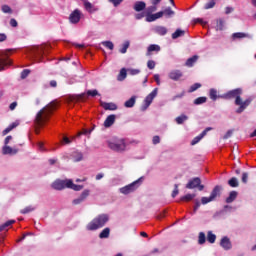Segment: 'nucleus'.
Listing matches in <instances>:
<instances>
[{
	"mask_svg": "<svg viewBox=\"0 0 256 256\" xmlns=\"http://www.w3.org/2000/svg\"><path fill=\"white\" fill-rule=\"evenodd\" d=\"M57 108V103L52 102L50 103L47 108L41 109L35 119V123L38 127H41L45 121L49 119V115H51V112Z\"/></svg>",
	"mask_w": 256,
	"mask_h": 256,
	"instance_id": "1",
	"label": "nucleus"
},
{
	"mask_svg": "<svg viewBox=\"0 0 256 256\" xmlns=\"http://www.w3.org/2000/svg\"><path fill=\"white\" fill-rule=\"evenodd\" d=\"M108 221L109 216L107 214H100L87 224L86 229L87 231H97V229H102V227H105Z\"/></svg>",
	"mask_w": 256,
	"mask_h": 256,
	"instance_id": "2",
	"label": "nucleus"
},
{
	"mask_svg": "<svg viewBox=\"0 0 256 256\" xmlns=\"http://www.w3.org/2000/svg\"><path fill=\"white\" fill-rule=\"evenodd\" d=\"M97 95L101 96V94H99V91H97V89L88 90L87 93L70 95L68 97V101L70 103H78V101H85L86 97H97Z\"/></svg>",
	"mask_w": 256,
	"mask_h": 256,
	"instance_id": "3",
	"label": "nucleus"
},
{
	"mask_svg": "<svg viewBox=\"0 0 256 256\" xmlns=\"http://www.w3.org/2000/svg\"><path fill=\"white\" fill-rule=\"evenodd\" d=\"M108 147L112 151L121 153L127 149V144H125L124 139H120V140H115V141H108Z\"/></svg>",
	"mask_w": 256,
	"mask_h": 256,
	"instance_id": "4",
	"label": "nucleus"
},
{
	"mask_svg": "<svg viewBox=\"0 0 256 256\" xmlns=\"http://www.w3.org/2000/svg\"><path fill=\"white\" fill-rule=\"evenodd\" d=\"M251 101H253L251 98H247L246 100H243L240 97H238V99H235V105L238 107V109L236 110V113L240 114L243 113V111H245V109H247V107L249 105H251Z\"/></svg>",
	"mask_w": 256,
	"mask_h": 256,
	"instance_id": "5",
	"label": "nucleus"
},
{
	"mask_svg": "<svg viewBox=\"0 0 256 256\" xmlns=\"http://www.w3.org/2000/svg\"><path fill=\"white\" fill-rule=\"evenodd\" d=\"M141 179L143 178H139L131 184L120 188V193H122L123 195H129V193H133V191H135L141 184Z\"/></svg>",
	"mask_w": 256,
	"mask_h": 256,
	"instance_id": "6",
	"label": "nucleus"
},
{
	"mask_svg": "<svg viewBox=\"0 0 256 256\" xmlns=\"http://www.w3.org/2000/svg\"><path fill=\"white\" fill-rule=\"evenodd\" d=\"M198 191H203L205 186L201 184V178L195 177L186 184V189H197Z\"/></svg>",
	"mask_w": 256,
	"mask_h": 256,
	"instance_id": "7",
	"label": "nucleus"
},
{
	"mask_svg": "<svg viewBox=\"0 0 256 256\" xmlns=\"http://www.w3.org/2000/svg\"><path fill=\"white\" fill-rule=\"evenodd\" d=\"M219 193H221V188L219 186H216L211 192L209 197H202L201 199L202 205H207V203H211V201H215Z\"/></svg>",
	"mask_w": 256,
	"mask_h": 256,
	"instance_id": "8",
	"label": "nucleus"
},
{
	"mask_svg": "<svg viewBox=\"0 0 256 256\" xmlns=\"http://www.w3.org/2000/svg\"><path fill=\"white\" fill-rule=\"evenodd\" d=\"M83 13L79 9H75L74 11L71 12L69 15V22L72 23V25H77L79 21H81Z\"/></svg>",
	"mask_w": 256,
	"mask_h": 256,
	"instance_id": "9",
	"label": "nucleus"
},
{
	"mask_svg": "<svg viewBox=\"0 0 256 256\" xmlns=\"http://www.w3.org/2000/svg\"><path fill=\"white\" fill-rule=\"evenodd\" d=\"M157 91L158 89L155 88L150 94H148L144 100L145 102V106L144 109H147L151 103H153V99H155L157 97Z\"/></svg>",
	"mask_w": 256,
	"mask_h": 256,
	"instance_id": "10",
	"label": "nucleus"
},
{
	"mask_svg": "<svg viewBox=\"0 0 256 256\" xmlns=\"http://www.w3.org/2000/svg\"><path fill=\"white\" fill-rule=\"evenodd\" d=\"M67 180H56L52 183L53 189L56 191H63V189H67Z\"/></svg>",
	"mask_w": 256,
	"mask_h": 256,
	"instance_id": "11",
	"label": "nucleus"
},
{
	"mask_svg": "<svg viewBox=\"0 0 256 256\" xmlns=\"http://www.w3.org/2000/svg\"><path fill=\"white\" fill-rule=\"evenodd\" d=\"M243 93V90L241 88L234 89L231 91H228L225 95L226 99H238V97H241V94Z\"/></svg>",
	"mask_w": 256,
	"mask_h": 256,
	"instance_id": "12",
	"label": "nucleus"
},
{
	"mask_svg": "<svg viewBox=\"0 0 256 256\" xmlns=\"http://www.w3.org/2000/svg\"><path fill=\"white\" fill-rule=\"evenodd\" d=\"M88 197H89V190H84L78 198L72 201V203L74 205H81V203H83V201H85V199H87Z\"/></svg>",
	"mask_w": 256,
	"mask_h": 256,
	"instance_id": "13",
	"label": "nucleus"
},
{
	"mask_svg": "<svg viewBox=\"0 0 256 256\" xmlns=\"http://www.w3.org/2000/svg\"><path fill=\"white\" fill-rule=\"evenodd\" d=\"M169 79H171L172 81H179V79H181V77H183V72L181 70H172L169 74H168Z\"/></svg>",
	"mask_w": 256,
	"mask_h": 256,
	"instance_id": "14",
	"label": "nucleus"
},
{
	"mask_svg": "<svg viewBox=\"0 0 256 256\" xmlns=\"http://www.w3.org/2000/svg\"><path fill=\"white\" fill-rule=\"evenodd\" d=\"M213 128L208 127L206 128L204 131H202V133L198 136H196L192 141H191V145H197V143H199V141H201V139H203V137H205V135H207V133H209V131H211Z\"/></svg>",
	"mask_w": 256,
	"mask_h": 256,
	"instance_id": "15",
	"label": "nucleus"
},
{
	"mask_svg": "<svg viewBox=\"0 0 256 256\" xmlns=\"http://www.w3.org/2000/svg\"><path fill=\"white\" fill-rule=\"evenodd\" d=\"M161 17H163V11L146 15V21L148 23H153V21H157V19H161Z\"/></svg>",
	"mask_w": 256,
	"mask_h": 256,
	"instance_id": "16",
	"label": "nucleus"
},
{
	"mask_svg": "<svg viewBox=\"0 0 256 256\" xmlns=\"http://www.w3.org/2000/svg\"><path fill=\"white\" fill-rule=\"evenodd\" d=\"M101 107H103L105 111H117V104L113 102H101Z\"/></svg>",
	"mask_w": 256,
	"mask_h": 256,
	"instance_id": "17",
	"label": "nucleus"
},
{
	"mask_svg": "<svg viewBox=\"0 0 256 256\" xmlns=\"http://www.w3.org/2000/svg\"><path fill=\"white\" fill-rule=\"evenodd\" d=\"M253 37L249 33L236 32L232 34V39H252Z\"/></svg>",
	"mask_w": 256,
	"mask_h": 256,
	"instance_id": "18",
	"label": "nucleus"
},
{
	"mask_svg": "<svg viewBox=\"0 0 256 256\" xmlns=\"http://www.w3.org/2000/svg\"><path fill=\"white\" fill-rule=\"evenodd\" d=\"M67 189H72L73 191H81L83 189V185H77L73 183V180H67Z\"/></svg>",
	"mask_w": 256,
	"mask_h": 256,
	"instance_id": "19",
	"label": "nucleus"
},
{
	"mask_svg": "<svg viewBox=\"0 0 256 256\" xmlns=\"http://www.w3.org/2000/svg\"><path fill=\"white\" fill-rule=\"evenodd\" d=\"M67 189H72L73 191H81L83 189V185H77L73 183V180H67Z\"/></svg>",
	"mask_w": 256,
	"mask_h": 256,
	"instance_id": "20",
	"label": "nucleus"
},
{
	"mask_svg": "<svg viewBox=\"0 0 256 256\" xmlns=\"http://www.w3.org/2000/svg\"><path fill=\"white\" fill-rule=\"evenodd\" d=\"M145 7H147V4L144 1H137L134 4V11H136L137 13L144 11Z\"/></svg>",
	"mask_w": 256,
	"mask_h": 256,
	"instance_id": "21",
	"label": "nucleus"
},
{
	"mask_svg": "<svg viewBox=\"0 0 256 256\" xmlns=\"http://www.w3.org/2000/svg\"><path fill=\"white\" fill-rule=\"evenodd\" d=\"M17 152H18L17 149H13L9 145H5L2 148L3 155H16Z\"/></svg>",
	"mask_w": 256,
	"mask_h": 256,
	"instance_id": "22",
	"label": "nucleus"
},
{
	"mask_svg": "<svg viewBox=\"0 0 256 256\" xmlns=\"http://www.w3.org/2000/svg\"><path fill=\"white\" fill-rule=\"evenodd\" d=\"M116 116L115 114L109 115L104 121V127L109 128L115 123Z\"/></svg>",
	"mask_w": 256,
	"mask_h": 256,
	"instance_id": "23",
	"label": "nucleus"
},
{
	"mask_svg": "<svg viewBox=\"0 0 256 256\" xmlns=\"http://www.w3.org/2000/svg\"><path fill=\"white\" fill-rule=\"evenodd\" d=\"M12 61L8 58H0V71H5L6 67H9L11 65Z\"/></svg>",
	"mask_w": 256,
	"mask_h": 256,
	"instance_id": "24",
	"label": "nucleus"
},
{
	"mask_svg": "<svg viewBox=\"0 0 256 256\" xmlns=\"http://www.w3.org/2000/svg\"><path fill=\"white\" fill-rule=\"evenodd\" d=\"M16 127H19V121H15L12 124H10L6 129L2 131V135H7L8 133H11L12 129H15Z\"/></svg>",
	"mask_w": 256,
	"mask_h": 256,
	"instance_id": "25",
	"label": "nucleus"
},
{
	"mask_svg": "<svg viewBox=\"0 0 256 256\" xmlns=\"http://www.w3.org/2000/svg\"><path fill=\"white\" fill-rule=\"evenodd\" d=\"M153 51H156V53H159V51H161V46H159L157 44L150 45L147 49L146 55L149 57V55H151V53H153Z\"/></svg>",
	"mask_w": 256,
	"mask_h": 256,
	"instance_id": "26",
	"label": "nucleus"
},
{
	"mask_svg": "<svg viewBox=\"0 0 256 256\" xmlns=\"http://www.w3.org/2000/svg\"><path fill=\"white\" fill-rule=\"evenodd\" d=\"M109 235H111V229L106 227L100 232L99 239H109Z\"/></svg>",
	"mask_w": 256,
	"mask_h": 256,
	"instance_id": "27",
	"label": "nucleus"
},
{
	"mask_svg": "<svg viewBox=\"0 0 256 256\" xmlns=\"http://www.w3.org/2000/svg\"><path fill=\"white\" fill-rule=\"evenodd\" d=\"M199 59V56L194 55L186 60V67H193L195 63H197V60Z\"/></svg>",
	"mask_w": 256,
	"mask_h": 256,
	"instance_id": "28",
	"label": "nucleus"
},
{
	"mask_svg": "<svg viewBox=\"0 0 256 256\" xmlns=\"http://www.w3.org/2000/svg\"><path fill=\"white\" fill-rule=\"evenodd\" d=\"M223 27H225V19L224 18H218L216 19V31H223Z\"/></svg>",
	"mask_w": 256,
	"mask_h": 256,
	"instance_id": "29",
	"label": "nucleus"
},
{
	"mask_svg": "<svg viewBox=\"0 0 256 256\" xmlns=\"http://www.w3.org/2000/svg\"><path fill=\"white\" fill-rule=\"evenodd\" d=\"M237 195H239V193L235 190L231 191L229 193V196L226 198V203H233V201H235V199H237Z\"/></svg>",
	"mask_w": 256,
	"mask_h": 256,
	"instance_id": "30",
	"label": "nucleus"
},
{
	"mask_svg": "<svg viewBox=\"0 0 256 256\" xmlns=\"http://www.w3.org/2000/svg\"><path fill=\"white\" fill-rule=\"evenodd\" d=\"M154 31H155V33H157V35H161V36H163V35H165L166 33H167V27H164V26H156L155 28H154Z\"/></svg>",
	"mask_w": 256,
	"mask_h": 256,
	"instance_id": "31",
	"label": "nucleus"
},
{
	"mask_svg": "<svg viewBox=\"0 0 256 256\" xmlns=\"http://www.w3.org/2000/svg\"><path fill=\"white\" fill-rule=\"evenodd\" d=\"M32 55L33 57H41V55H43V47H34L32 49Z\"/></svg>",
	"mask_w": 256,
	"mask_h": 256,
	"instance_id": "32",
	"label": "nucleus"
},
{
	"mask_svg": "<svg viewBox=\"0 0 256 256\" xmlns=\"http://www.w3.org/2000/svg\"><path fill=\"white\" fill-rule=\"evenodd\" d=\"M84 7L86 9V11H88V13H93L95 11H97V9L93 8V4H91V2L84 0Z\"/></svg>",
	"mask_w": 256,
	"mask_h": 256,
	"instance_id": "33",
	"label": "nucleus"
},
{
	"mask_svg": "<svg viewBox=\"0 0 256 256\" xmlns=\"http://www.w3.org/2000/svg\"><path fill=\"white\" fill-rule=\"evenodd\" d=\"M207 241L208 243H215V241H217V236L215 234H213V231H208L207 233Z\"/></svg>",
	"mask_w": 256,
	"mask_h": 256,
	"instance_id": "34",
	"label": "nucleus"
},
{
	"mask_svg": "<svg viewBox=\"0 0 256 256\" xmlns=\"http://www.w3.org/2000/svg\"><path fill=\"white\" fill-rule=\"evenodd\" d=\"M135 101H137V97L132 96L129 100L124 103V107L131 108L135 106Z\"/></svg>",
	"mask_w": 256,
	"mask_h": 256,
	"instance_id": "35",
	"label": "nucleus"
},
{
	"mask_svg": "<svg viewBox=\"0 0 256 256\" xmlns=\"http://www.w3.org/2000/svg\"><path fill=\"white\" fill-rule=\"evenodd\" d=\"M185 31L181 29H177L174 33H172V39H179V37H184Z\"/></svg>",
	"mask_w": 256,
	"mask_h": 256,
	"instance_id": "36",
	"label": "nucleus"
},
{
	"mask_svg": "<svg viewBox=\"0 0 256 256\" xmlns=\"http://www.w3.org/2000/svg\"><path fill=\"white\" fill-rule=\"evenodd\" d=\"M187 119H189V117H187V115H185V114H182V115L176 117V123L178 125H183V123H185V121H187Z\"/></svg>",
	"mask_w": 256,
	"mask_h": 256,
	"instance_id": "37",
	"label": "nucleus"
},
{
	"mask_svg": "<svg viewBox=\"0 0 256 256\" xmlns=\"http://www.w3.org/2000/svg\"><path fill=\"white\" fill-rule=\"evenodd\" d=\"M73 160H74L75 163H79V161H83V153L74 152L73 153Z\"/></svg>",
	"mask_w": 256,
	"mask_h": 256,
	"instance_id": "38",
	"label": "nucleus"
},
{
	"mask_svg": "<svg viewBox=\"0 0 256 256\" xmlns=\"http://www.w3.org/2000/svg\"><path fill=\"white\" fill-rule=\"evenodd\" d=\"M206 241H207V237L205 236L204 232H200L198 235V244L205 245Z\"/></svg>",
	"mask_w": 256,
	"mask_h": 256,
	"instance_id": "39",
	"label": "nucleus"
},
{
	"mask_svg": "<svg viewBox=\"0 0 256 256\" xmlns=\"http://www.w3.org/2000/svg\"><path fill=\"white\" fill-rule=\"evenodd\" d=\"M124 79H127V69L122 68L118 75V81H124Z\"/></svg>",
	"mask_w": 256,
	"mask_h": 256,
	"instance_id": "40",
	"label": "nucleus"
},
{
	"mask_svg": "<svg viewBox=\"0 0 256 256\" xmlns=\"http://www.w3.org/2000/svg\"><path fill=\"white\" fill-rule=\"evenodd\" d=\"M228 185H229L230 187H233V188L239 187V180H238L237 178H235V177H232V178L228 181Z\"/></svg>",
	"mask_w": 256,
	"mask_h": 256,
	"instance_id": "41",
	"label": "nucleus"
},
{
	"mask_svg": "<svg viewBox=\"0 0 256 256\" xmlns=\"http://www.w3.org/2000/svg\"><path fill=\"white\" fill-rule=\"evenodd\" d=\"M13 223H15V220H8L4 224L0 225V233L1 231H5L7 227H10V225H13Z\"/></svg>",
	"mask_w": 256,
	"mask_h": 256,
	"instance_id": "42",
	"label": "nucleus"
},
{
	"mask_svg": "<svg viewBox=\"0 0 256 256\" xmlns=\"http://www.w3.org/2000/svg\"><path fill=\"white\" fill-rule=\"evenodd\" d=\"M162 13L166 17H173V15H175V11H173L171 7L166 8L164 11H162Z\"/></svg>",
	"mask_w": 256,
	"mask_h": 256,
	"instance_id": "43",
	"label": "nucleus"
},
{
	"mask_svg": "<svg viewBox=\"0 0 256 256\" xmlns=\"http://www.w3.org/2000/svg\"><path fill=\"white\" fill-rule=\"evenodd\" d=\"M203 103H207V97H198L194 100V105H203Z\"/></svg>",
	"mask_w": 256,
	"mask_h": 256,
	"instance_id": "44",
	"label": "nucleus"
},
{
	"mask_svg": "<svg viewBox=\"0 0 256 256\" xmlns=\"http://www.w3.org/2000/svg\"><path fill=\"white\" fill-rule=\"evenodd\" d=\"M34 209H35V207H33V206H27L24 209L20 210V213L22 215H27V213L33 212Z\"/></svg>",
	"mask_w": 256,
	"mask_h": 256,
	"instance_id": "45",
	"label": "nucleus"
},
{
	"mask_svg": "<svg viewBox=\"0 0 256 256\" xmlns=\"http://www.w3.org/2000/svg\"><path fill=\"white\" fill-rule=\"evenodd\" d=\"M130 42L125 41L122 45V48L120 49V53L125 54L127 53V50L129 49Z\"/></svg>",
	"mask_w": 256,
	"mask_h": 256,
	"instance_id": "46",
	"label": "nucleus"
},
{
	"mask_svg": "<svg viewBox=\"0 0 256 256\" xmlns=\"http://www.w3.org/2000/svg\"><path fill=\"white\" fill-rule=\"evenodd\" d=\"M197 89H201V83H195L192 86H190L188 92L194 93V91H197Z\"/></svg>",
	"mask_w": 256,
	"mask_h": 256,
	"instance_id": "47",
	"label": "nucleus"
},
{
	"mask_svg": "<svg viewBox=\"0 0 256 256\" xmlns=\"http://www.w3.org/2000/svg\"><path fill=\"white\" fill-rule=\"evenodd\" d=\"M102 45H104V47H107V49H110V51H113V49H115V45L111 41L102 42Z\"/></svg>",
	"mask_w": 256,
	"mask_h": 256,
	"instance_id": "48",
	"label": "nucleus"
},
{
	"mask_svg": "<svg viewBox=\"0 0 256 256\" xmlns=\"http://www.w3.org/2000/svg\"><path fill=\"white\" fill-rule=\"evenodd\" d=\"M195 199V194H186L181 198V201H193Z\"/></svg>",
	"mask_w": 256,
	"mask_h": 256,
	"instance_id": "49",
	"label": "nucleus"
},
{
	"mask_svg": "<svg viewBox=\"0 0 256 256\" xmlns=\"http://www.w3.org/2000/svg\"><path fill=\"white\" fill-rule=\"evenodd\" d=\"M157 11V6L153 5L146 9V15H151Z\"/></svg>",
	"mask_w": 256,
	"mask_h": 256,
	"instance_id": "50",
	"label": "nucleus"
},
{
	"mask_svg": "<svg viewBox=\"0 0 256 256\" xmlns=\"http://www.w3.org/2000/svg\"><path fill=\"white\" fill-rule=\"evenodd\" d=\"M241 181L244 184L248 183V181H249V172H243L242 173Z\"/></svg>",
	"mask_w": 256,
	"mask_h": 256,
	"instance_id": "51",
	"label": "nucleus"
},
{
	"mask_svg": "<svg viewBox=\"0 0 256 256\" xmlns=\"http://www.w3.org/2000/svg\"><path fill=\"white\" fill-rule=\"evenodd\" d=\"M210 99H212V101H216L217 100V90L215 89H210Z\"/></svg>",
	"mask_w": 256,
	"mask_h": 256,
	"instance_id": "52",
	"label": "nucleus"
},
{
	"mask_svg": "<svg viewBox=\"0 0 256 256\" xmlns=\"http://www.w3.org/2000/svg\"><path fill=\"white\" fill-rule=\"evenodd\" d=\"M93 129H95V126H93L92 129L88 130V129H83L79 134L78 137H80V135H91V133L93 132Z\"/></svg>",
	"mask_w": 256,
	"mask_h": 256,
	"instance_id": "53",
	"label": "nucleus"
},
{
	"mask_svg": "<svg viewBox=\"0 0 256 256\" xmlns=\"http://www.w3.org/2000/svg\"><path fill=\"white\" fill-rule=\"evenodd\" d=\"M31 73V70L29 69H24L21 72V79H27V77H29V74Z\"/></svg>",
	"mask_w": 256,
	"mask_h": 256,
	"instance_id": "54",
	"label": "nucleus"
},
{
	"mask_svg": "<svg viewBox=\"0 0 256 256\" xmlns=\"http://www.w3.org/2000/svg\"><path fill=\"white\" fill-rule=\"evenodd\" d=\"M178 195H179V184H175L174 185V190L172 192L173 199H175V197L178 196Z\"/></svg>",
	"mask_w": 256,
	"mask_h": 256,
	"instance_id": "55",
	"label": "nucleus"
},
{
	"mask_svg": "<svg viewBox=\"0 0 256 256\" xmlns=\"http://www.w3.org/2000/svg\"><path fill=\"white\" fill-rule=\"evenodd\" d=\"M2 11L3 13H13V10L11 9V7H9V5H3Z\"/></svg>",
	"mask_w": 256,
	"mask_h": 256,
	"instance_id": "56",
	"label": "nucleus"
},
{
	"mask_svg": "<svg viewBox=\"0 0 256 256\" xmlns=\"http://www.w3.org/2000/svg\"><path fill=\"white\" fill-rule=\"evenodd\" d=\"M109 3H112L114 7H119V4L123 3L124 0H108Z\"/></svg>",
	"mask_w": 256,
	"mask_h": 256,
	"instance_id": "57",
	"label": "nucleus"
},
{
	"mask_svg": "<svg viewBox=\"0 0 256 256\" xmlns=\"http://www.w3.org/2000/svg\"><path fill=\"white\" fill-rule=\"evenodd\" d=\"M153 145H159L161 143V138L159 136H154L152 139Z\"/></svg>",
	"mask_w": 256,
	"mask_h": 256,
	"instance_id": "58",
	"label": "nucleus"
},
{
	"mask_svg": "<svg viewBox=\"0 0 256 256\" xmlns=\"http://www.w3.org/2000/svg\"><path fill=\"white\" fill-rule=\"evenodd\" d=\"M232 245H231V240H229V238L225 237V249H231Z\"/></svg>",
	"mask_w": 256,
	"mask_h": 256,
	"instance_id": "59",
	"label": "nucleus"
},
{
	"mask_svg": "<svg viewBox=\"0 0 256 256\" xmlns=\"http://www.w3.org/2000/svg\"><path fill=\"white\" fill-rule=\"evenodd\" d=\"M147 67H148V69H155V61L149 60L147 62Z\"/></svg>",
	"mask_w": 256,
	"mask_h": 256,
	"instance_id": "60",
	"label": "nucleus"
},
{
	"mask_svg": "<svg viewBox=\"0 0 256 256\" xmlns=\"http://www.w3.org/2000/svg\"><path fill=\"white\" fill-rule=\"evenodd\" d=\"M130 75H139L141 71L139 69H131L129 70Z\"/></svg>",
	"mask_w": 256,
	"mask_h": 256,
	"instance_id": "61",
	"label": "nucleus"
},
{
	"mask_svg": "<svg viewBox=\"0 0 256 256\" xmlns=\"http://www.w3.org/2000/svg\"><path fill=\"white\" fill-rule=\"evenodd\" d=\"M233 11H235V8H233V7H226L225 13H226V15H229V14L233 13Z\"/></svg>",
	"mask_w": 256,
	"mask_h": 256,
	"instance_id": "62",
	"label": "nucleus"
},
{
	"mask_svg": "<svg viewBox=\"0 0 256 256\" xmlns=\"http://www.w3.org/2000/svg\"><path fill=\"white\" fill-rule=\"evenodd\" d=\"M10 25H11V27H17L19 24L17 23V20L12 18V19H10Z\"/></svg>",
	"mask_w": 256,
	"mask_h": 256,
	"instance_id": "63",
	"label": "nucleus"
},
{
	"mask_svg": "<svg viewBox=\"0 0 256 256\" xmlns=\"http://www.w3.org/2000/svg\"><path fill=\"white\" fill-rule=\"evenodd\" d=\"M17 108V102H12L9 106L10 111H15Z\"/></svg>",
	"mask_w": 256,
	"mask_h": 256,
	"instance_id": "64",
	"label": "nucleus"
}]
</instances>
